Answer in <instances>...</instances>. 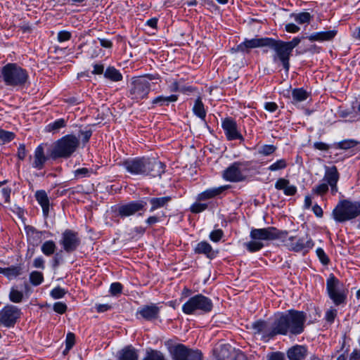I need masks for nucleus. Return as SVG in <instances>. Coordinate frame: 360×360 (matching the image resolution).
I'll return each instance as SVG.
<instances>
[{
  "instance_id": "f257e3e1",
  "label": "nucleus",
  "mask_w": 360,
  "mask_h": 360,
  "mask_svg": "<svg viewBox=\"0 0 360 360\" xmlns=\"http://www.w3.org/2000/svg\"><path fill=\"white\" fill-rule=\"evenodd\" d=\"M307 321L306 313L302 311L290 309L278 315L273 322L271 335H297L302 333Z\"/></svg>"
},
{
  "instance_id": "f03ea898",
  "label": "nucleus",
  "mask_w": 360,
  "mask_h": 360,
  "mask_svg": "<svg viewBox=\"0 0 360 360\" xmlns=\"http://www.w3.org/2000/svg\"><path fill=\"white\" fill-rule=\"evenodd\" d=\"M300 42L301 39L300 37H294L290 41L269 37L266 48L274 51L272 57L273 61L275 63L280 62L285 72H288L290 69V58L292 51Z\"/></svg>"
},
{
  "instance_id": "7ed1b4c3",
  "label": "nucleus",
  "mask_w": 360,
  "mask_h": 360,
  "mask_svg": "<svg viewBox=\"0 0 360 360\" xmlns=\"http://www.w3.org/2000/svg\"><path fill=\"white\" fill-rule=\"evenodd\" d=\"M0 77L5 85L12 88H20L25 86L29 79V75L16 63H8L0 71Z\"/></svg>"
},
{
  "instance_id": "20e7f679",
  "label": "nucleus",
  "mask_w": 360,
  "mask_h": 360,
  "mask_svg": "<svg viewBox=\"0 0 360 360\" xmlns=\"http://www.w3.org/2000/svg\"><path fill=\"white\" fill-rule=\"evenodd\" d=\"M79 146V138L72 134L65 135L53 143L50 158L54 160L58 158L68 159L75 153Z\"/></svg>"
},
{
  "instance_id": "39448f33",
  "label": "nucleus",
  "mask_w": 360,
  "mask_h": 360,
  "mask_svg": "<svg viewBox=\"0 0 360 360\" xmlns=\"http://www.w3.org/2000/svg\"><path fill=\"white\" fill-rule=\"evenodd\" d=\"M158 79L156 75H148L133 78L129 86L128 97L139 102L148 98L150 91V80Z\"/></svg>"
},
{
  "instance_id": "423d86ee",
  "label": "nucleus",
  "mask_w": 360,
  "mask_h": 360,
  "mask_svg": "<svg viewBox=\"0 0 360 360\" xmlns=\"http://www.w3.org/2000/svg\"><path fill=\"white\" fill-rule=\"evenodd\" d=\"M360 215V201L340 200L333 210V216L337 222H345Z\"/></svg>"
},
{
  "instance_id": "0eeeda50",
  "label": "nucleus",
  "mask_w": 360,
  "mask_h": 360,
  "mask_svg": "<svg viewBox=\"0 0 360 360\" xmlns=\"http://www.w3.org/2000/svg\"><path fill=\"white\" fill-rule=\"evenodd\" d=\"M326 292L335 306L346 304L348 290L333 274L326 280Z\"/></svg>"
},
{
  "instance_id": "6e6552de",
  "label": "nucleus",
  "mask_w": 360,
  "mask_h": 360,
  "mask_svg": "<svg viewBox=\"0 0 360 360\" xmlns=\"http://www.w3.org/2000/svg\"><path fill=\"white\" fill-rule=\"evenodd\" d=\"M213 308V303L211 299L202 295L198 294L190 297L182 306V311L186 314H193L196 311L202 314L210 312Z\"/></svg>"
},
{
  "instance_id": "1a4fd4ad",
  "label": "nucleus",
  "mask_w": 360,
  "mask_h": 360,
  "mask_svg": "<svg viewBox=\"0 0 360 360\" xmlns=\"http://www.w3.org/2000/svg\"><path fill=\"white\" fill-rule=\"evenodd\" d=\"M147 202L144 199L133 200L117 205L116 212L121 218H126L134 214L142 216L146 210Z\"/></svg>"
},
{
  "instance_id": "9d476101",
  "label": "nucleus",
  "mask_w": 360,
  "mask_h": 360,
  "mask_svg": "<svg viewBox=\"0 0 360 360\" xmlns=\"http://www.w3.org/2000/svg\"><path fill=\"white\" fill-rule=\"evenodd\" d=\"M288 234L287 231H281L274 226H269L262 229H252L250 233L252 240H274L279 238H284Z\"/></svg>"
},
{
  "instance_id": "9b49d317",
  "label": "nucleus",
  "mask_w": 360,
  "mask_h": 360,
  "mask_svg": "<svg viewBox=\"0 0 360 360\" xmlns=\"http://www.w3.org/2000/svg\"><path fill=\"white\" fill-rule=\"evenodd\" d=\"M170 352L173 360H202L199 350L191 349L182 344L174 345Z\"/></svg>"
},
{
  "instance_id": "f8f14e48",
  "label": "nucleus",
  "mask_w": 360,
  "mask_h": 360,
  "mask_svg": "<svg viewBox=\"0 0 360 360\" xmlns=\"http://www.w3.org/2000/svg\"><path fill=\"white\" fill-rule=\"evenodd\" d=\"M248 165L241 162H235L223 172V178L230 182H240L245 179L244 172Z\"/></svg>"
},
{
  "instance_id": "ddd939ff",
  "label": "nucleus",
  "mask_w": 360,
  "mask_h": 360,
  "mask_svg": "<svg viewBox=\"0 0 360 360\" xmlns=\"http://www.w3.org/2000/svg\"><path fill=\"white\" fill-rule=\"evenodd\" d=\"M21 314V310L18 307L7 304L0 311V323L6 328H12L20 318Z\"/></svg>"
},
{
  "instance_id": "4468645a",
  "label": "nucleus",
  "mask_w": 360,
  "mask_h": 360,
  "mask_svg": "<svg viewBox=\"0 0 360 360\" xmlns=\"http://www.w3.org/2000/svg\"><path fill=\"white\" fill-rule=\"evenodd\" d=\"M285 243L290 250L297 252H308L314 245L313 240L307 234L302 237L290 236Z\"/></svg>"
},
{
  "instance_id": "2eb2a0df",
  "label": "nucleus",
  "mask_w": 360,
  "mask_h": 360,
  "mask_svg": "<svg viewBox=\"0 0 360 360\" xmlns=\"http://www.w3.org/2000/svg\"><path fill=\"white\" fill-rule=\"evenodd\" d=\"M81 243L78 233L72 230L66 229L62 233L59 241L65 252L71 253L75 251Z\"/></svg>"
},
{
  "instance_id": "dca6fc26",
  "label": "nucleus",
  "mask_w": 360,
  "mask_h": 360,
  "mask_svg": "<svg viewBox=\"0 0 360 360\" xmlns=\"http://www.w3.org/2000/svg\"><path fill=\"white\" fill-rule=\"evenodd\" d=\"M143 176L150 177H161L165 172V165L156 158L145 157Z\"/></svg>"
},
{
  "instance_id": "f3484780",
  "label": "nucleus",
  "mask_w": 360,
  "mask_h": 360,
  "mask_svg": "<svg viewBox=\"0 0 360 360\" xmlns=\"http://www.w3.org/2000/svg\"><path fill=\"white\" fill-rule=\"evenodd\" d=\"M269 37H261L253 39H245L236 48L235 51L241 53H249L250 49L256 48H266Z\"/></svg>"
},
{
  "instance_id": "a211bd4d",
  "label": "nucleus",
  "mask_w": 360,
  "mask_h": 360,
  "mask_svg": "<svg viewBox=\"0 0 360 360\" xmlns=\"http://www.w3.org/2000/svg\"><path fill=\"white\" fill-rule=\"evenodd\" d=\"M221 127L229 141L243 140V137L238 129L236 120L232 117H226L221 120Z\"/></svg>"
},
{
  "instance_id": "6ab92c4d",
  "label": "nucleus",
  "mask_w": 360,
  "mask_h": 360,
  "mask_svg": "<svg viewBox=\"0 0 360 360\" xmlns=\"http://www.w3.org/2000/svg\"><path fill=\"white\" fill-rule=\"evenodd\" d=\"M49 158L50 155L45 154L44 144L41 143L35 148L33 155L30 157V161L32 168L41 170Z\"/></svg>"
},
{
  "instance_id": "aec40b11",
  "label": "nucleus",
  "mask_w": 360,
  "mask_h": 360,
  "mask_svg": "<svg viewBox=\"0 0 360 360\" xmlns=\"http://www.w3.org/2000/svg\"><path fill=\"white\" fill-rule=\"evenodd\" d=\"M160 308L155 304H146L140 307L136 311V317L148 321L156 320L160 316Z\"/></svg>"
},
{
  "instance_id": "412c9836",
  "label": "nucleus",
  "mask_w": 360,
  "mask_h": 360,
  "mask_svg": "<svg viewBox=\"0 0 360 360\" xmlns=\"http://www.w3.org/2000/svg\"><path fill=\"white\" fill-rule=\"evenodd\" d=\"M144 158L145 157L129 158L124 160L122 165L131 174L143 176Z\"/></svg>"
},
{
  "instance_id": "4be33fe9",
  "label": "nucleus",
  "mask_w": 360,
  "mask_h": 360,
  "mask_svg": "<svg viewBox=\"0 0 360 360\" xmlns=\"http://www.w3.org/2000/svg\"><path fill=\"white\" fill-rule=\"evenodd\" d=\"M339 179L340 174L335 166L326 167L323 181L330 186L331 193L333 195H335L338 192L337 184Z\"/></svg>"
},
{
  "instance_id": "5701e85b",
  "label": "nucleus",
  "mask_w": 360,
  "mask_h": 360,
  "mask_svg": "<svg viewBox=\"0 0 360 360\" xmlns=\"http://www.w3.org/2000/svg\"><path fill=\"white\" fill-rule=\"evenodd\" d=\"M275 188L278 191H283L284 195L292 196L296 194L297 188L295 185H292L290 181L285 178H279L275 183Z\"/></svg>"
},
{
  "instance_id": "b1692460",
  "label": "nucleus",
  "mask_w": 360,
  "mask_h": 360,
  "mask_svg": "<svg viewBox=\"0 0 360 360\" xmlns=\"http://www.w3.org/2000/svg\"><path fill=\"white\" fill-rule=\"evenodd\" d=\"M307 355V348L304 345H296L287 351L289 360H304Z\"/></svg>"
},
{
  "instance_id": "393cba45",
  "label": "nucleus",
  "mask_w": 360,
  "mask_h": 360,
  "mask_svg": "<svg viewBox=\"0 0 360 360\" xmlns=\"http://www.w3.org/2000/svg\"><path fill=\"white\" fill-rule=\"evenodd\" d=\"M35 198L42 208V212L45 217L49 216L50 201L46 192L44 190H39L35 193Z\"/></svg>"
},
{
  "instance_id": "a878e982",
  "label": "nucleus",
  "mask_w": 360,
  "mask_h": 360,
  "mask_svg": "<svg viewBox=\"0 0 360 360\" xmlns=\"http://www.w3.org/2000/svg\"><path fill=\"white\" fill-rule=\"evenodd\" d=\"M230 186L228 185L226 186H221L219 187H215V188H210L205 191L200 193L198 196V199L199 200H206L210 198H213L217 195H219L221 193H222L224 191L228 189Z\"/></svg>"
},
{
  "instance_id": "bb28decb",
  "label": "nucleus",
  "mask_w": 360,
  "mask_h": 360,
  "mask_svg": "<svg viewBox=\"0 0 360 360\" xmlns=\"http://www.w3.org/2000/svg\"><path fill=\"white\" fill-rule=\"evenodd\" d=\"M194 252L198 255H205L210 259H213L216 256V253L213 250L211 245L207 241L198 243L194 248Z\"/></svg>"
},
{
  "instance_id": "cd10ccee",
  "label": "nucleus",
  "mask_w": 360,
  "mask_h": 360,
  "mask_svg": "<svg viewBox=\"0 0 360 360\" xmlns=\"http://www.w3.org/2000/svg\"><path fill=\"white\" fill-rule=\"evenodd\" d=\"M252 328L254 330L255 333H263L265 336L273 338L275 335H270L273 330V324L271 328H269L267 323L263 320L257 321L252 324Z\"/></svg>"
},
{
  "instance_id": "c85d7f7f",
  "label": "nucleus",
  "mask_w": 360,
  "mask_h": 360,
  "mask_svg": "<svg viewBox=\"0 0 360 360\" xmlns=\"http://www.w3.org/2000/svg\"><path fill=\"white\" fill-rule=\"evenodd\" d=\"M172 200L171 196L155 197L148 199L150 204V212H153L158 209L166 207Z\"/></svg>"
},
{
  "instance_id": "c756f323",
  "label": "nucleus",
  "mask_w": 360,
  "mask_h": 360,
  "mask_svg": "<svg viewBox=\"0 0 360 360\" xmlns=\"http://www.w3.org/2000/svg\"><path fill=\"white\" fill-rule=\"evenodd\" d=\"M337 34L335 30L312 33L308 39L311 41H323L333 39Z\"/></svg>"
},
{
  "instance_id": "7c9ffc66",
  "label": "nucleus",
  "mask_w": 360,
  "mask_h": 360,
  "mask_svg": "<svg viewBox=\"0 0 360 360\" xmlns=\"http://www.w3.org/2000/svg\"><path fill=\"white\" fill-rule=\"evenodd\" d=\"M118 360H139L137 350L132 346L125 347L120 352Z\"/></svg>"
},
{
  "instance_id": "2f4dec72",
  "label": "nucleus",
  "mask_w": 360,
  "mask_h": 360,
  "mask_svg": "<svg viewBox=\"0 0 360 360\" xmlns=\"http://www.w3.org/2000/svg\"><path fill=\"white\" fill-rule=\"evenodd\" d=\"M177 100H178L177 95H171L169 96H158L152 100L151 108H154L157 105H158V106L169 105V104L170 103L175 102Z\"/></svg>"
},
{
  "instance_id": "473e14b6",
  "label": "nucleus",
  "mask_w": 360,
  "mask_h": 360,
  "mask_svg": "<svg viewBox=\"0 0 360 360\" xmlns=\"http://www.w3.org/2000/svg\"><path fill=\"white\" fill-rule=\"evenodd\" d=\"M104 77L113 82H120L123 79V76L120 70L114 66H108L104 72Z\"/></svg>"
},
{
  "instance_id": "72a5a7b5",
  "label": "nucleus",
  "mask_w": 360,
  "mask_h": 360,
  "mask_svg": "<svg viewBox=\"0 0 360 360\" xmlns=\"http://www.w3.org/2000/svg\"><path fill=\"white\" fill-rule=\"evenodd\" d=\"M193 112L195 115L205 122L206 110H205L204 104L200 97H198L195 100L193 107Z\"/></svg>"
},
{
  "instance_id": "f704fd0d",
  "label": "nucleus",
  "mask_w": 360,
  "mask_h": 360,
  "mask_svg": "<svg viewBox=\"0 0 360 360\" xmlns=\"http://www.w3.org/2000/svg\"><path fill=\"white\" fill-rule=\"evenodd\" d=\"M309 93L303 88H296L292 91V98L293 103L302 102L307 99Z\"/></svg>"
},
{
  "instance_id": "c9c22d12",
  "label": "nucleus",
  "mask_w": 360,
  "mask_h": 360,
  "mask_svg": "<svg viewBox=\"0 0 360 360\" xmlns=\"http://www.w3.org/2000/svg\"><path fill=\"white\" fill-rule=\"evenodd\" d=\"M8 297L10 301L13 303H20L23 300L24 293L18 290V286H13L11 288Z\"/></svg>"
},
{
  "instance_id": "e433bc0d",
  "label": "nucleus",
  "mask_w": 360,
  "mask_h": 360,
  "mask_svg": "<svg viewBox=\"0 0 360 360\" xmlns=\"http://www.w3.org/2000/svg\"><path fill=\"white\" fill-rule=\"evenodd\" d=\"M338 113L340 117L349 118V120L351 122L360 120V115L357 112V106L356 107V112H353L349 109H345L339 110Z\"/></svg>"
},
{
  "instance_id": "4c0bfd02",
  "label": "nucleus",
  "mask_w": 360,
  "mask_h": 360,
  "mask_svg": "<svg viewBox=\"0 0 360 360\" xmlns=\"http://www.w3.org/2000/svg\"><path fill=\"white\" fill-rule=\"evenodd\" d=\"M56 250V245L55 242L51 240L45 241L41 247V250L43 254L48 257L52 255Z\"/></svg>"
},
{
  "instance_id": "58836bf2",
  "label": "nucleus",
  "mask_w": 360,
  "mask_h": 360,
  "mask_svg": "<svg viewBox=\"0 0 360 360\" xmlns=\"http://www.w3.org/2000/svg\"><path fill=\"white\" fill-rule=\"evenodd\" d=\"M291 16L293 17L295 21L298 24H304L309 22L311 15L308 12H301L299 13H292Z\"/></svg>"
},
{
  "instance_id": "ea45409f",
  "label": "nucleus",
  "mask_w": 360,
  "mask_h": 360,
  "mask_svg": "<svg viewBox=\"0 0 360 360\" xmlns=\"http://www.w3.org/2000/svg\"><path fill=\"white\" fill-rule=\"evenodd\" d=\"M244 245L250 252H257L264 246V243L258 240H252L245 243Z\"/></svg>"
},
{
  "instance_id": "a19ab883",
  "label": "nucleus",
  "mask_w": 360,
  "mask_h": 360,
  "mask_svg": "<svg viewBox=\"0 0 360 360\" xmlns=\"http://www.w3.org/2000/svg\"><path fill=\"white\" fill-rule=\"evenodd\" d=\"M22 273V268L20 266H11L5 268V276L8 279H13Z\"/></svg>"
},
{
  "instance_id": "79ce46f5",
  "label": "nucleus",
  "mask_w": 360,
  "mask_h": 360,
  "mask_svg": "<svg viewBox=\"0 0 360 360\" xmlns=\"http://www.w3.org/2000/svg\"><path fill=\"white\" fill-rule=\"evenodd\" d=\"M15 137L13 132L0 129V144H5L13 141Z\"/></svg>"
},
{
  "instance_id": "37998d69",
  "label": "nucleus",
  "mask_w": 360,
  "mask_h": 360,
  "mask_svg": "<svg viewBox=\"0 0 360 360\" xmlns=\"http://www.w3.org/2000/svg\"><path fill=\"white\" fill-rule=\"evenodd\" d=\"M30 281L34 285L37 286L44 281V276L41 272L34 271L30 274Z\"/></svg>"
},
{
  "instance_id": "c03bdc74",
  "label": "nucleus",
  "mask_w": 360,
  "mask_h": 360,
  "mask_svg": "<svg viewBox=\"0 0 360 360\" xmlns=\"http://www.w3.org/2000/svg\"><path fill=\"white\" fill-rule=\"evenodd\" d=\"M358 144V141L354 139H345L337 143L336 148L347 150L355 147Z\"/></svg>"
},
{
  "instance_id": "a18cd8bd",
  "label": "nucleus",
  "mask_w": 360,
  "mask_h": 360,
  "mask_svg": "<svg viewBox=\"0 0 360 360\" xmlns=\"http://www.w3.org/2000/svg\"><path fill=\"white\" fill-rule=\"evenodd\" d=\"M288 163L286 160L285 159H280L276 160L274 163L271 164L269 167L268 169L271 172H276L278 170L284 169L287 167Z\"/></svg>"
},
{
  "instance_id": "49530a36",
  "label": "nucleus",
  "mask_w": 360,
  "mask_h": 360,
  "mask_svg": "<svg viewBox=\"0 0 360 360\" xmlns=\"http://www.w3.org/2000/svg\"><path fill=\"white\" fill-rule=\"evenodd\" d=\"M25 229L27 236L30 238H37V240H39L41 239V237L42 236L41 231H37L34 227L32 226H25Z\"/></svg>"
},
{
  "instance_id": "de8ad7c7",
  "label": "nucleus",
  "mask_w": 360,
  "mask_h": 360,
  "mask_svg": "<svg viewBox=\"0 0 360 360\" xmlns=\"http://www.w3.org/2000/svg\"><path fill=\"white\" fill-rule=\"evenodd\" d=\"M143 360H165V359L160 352L151 350L146 353V355Z\"/></svg>"
},
{
  "instance_id": "09e8293b",
  "label": "nucleus",
  "mask_w": 360,
  "mask_h": 360,
  "mask_svg": "<svg viewBox=\"0 0 360 360\" xmlns=\"http://www.w3.org/2000/svg\"><path fill=\"white\" fill-rule=\"evenodd\" d=\"M276 149L277 148L274 145H263L259 148L258 153L260 155L268 156L273 154Z\"/></svg>"
},
{
  "instance_id": "8fccbe9b",
  "label": "nucleus",
  "mask_w": 360,
  "mask_h": 360,
  "mask_svg": "<svg viewBox=\"0 0 360 360\" xmlns=\"http://www.w3.org/2000/svg\"><path fill=\"white\" fill-rule=\"evenodd\" d=\"M65 120L63 118L58 119L52 123H50L47 127L49 131L58 130L65 126Z\"/></svg>"
},
{
  "instance_id": "3c124183",
  "label": "nucleus",
  "mask_w": 360,
  "mask_h": 360,
  "mask_svg": "<svg viewBox=\"0 0 360 360\" xmlns=\"http://www.w3.org/2000/svg\"><path fill=\"white\" fill-rule=\"evenodd\" d=\"M328 186H330L327 183L323 182L321 183L315 187L313 188L312 192L317 195H323L327 193L328 191Z\"/></svg>"
},
{
  "instance_id": "603ef678",
  "label": "nucleus",
  "mask_w": 360,
  "mask_h": 360,
  "mask_svg": "<svg viewBox=\"0 0 360 360\" xmlns=\"http://www.w3.org/2000/svg\"><path fill=\"white\" fill-rule=\"evenodd\" d=\"M66 292L67 291L65 289L56 287L51 291L50 295L53 299H60L63 297Z\"/></svg>"
},
{
  "instance_id": "864d4df0",
  "label": "nucleus",
  "mask_w": 360,
  "mask_h": 360,
  "mask_svg": "<svg viewBox=\"0 0 360 360\" xmlns=\"http://www.w3.org/2000/svg\"><path fill=\"white\" fill-rule=\"evenodd\" d=\"M207 208V205L205 203L195 202L191 206V212L193 213H200L203 212Z\"/></svg>"
},
{
  "instance_id": "5fc2aeb1",
  "label": "nucleus",
  "mask_w": 360,
  "mask_h": 360,
  "mask_svg": "<svg viewBox=\"0 0 360 360\" xmlns=\"http://www.w3.org/2000/svg\"><path fill=\"white\" fill-rule=\"evenodd\" d=\"M337 314H338L337 309H335L333 307H330L329 309H328L326 311L325 319L328 322L332 323L334 322L335 319L337 316Z\"/></svg>"
},
{
  "instance_id": "6e6d98bb",
  "label": "nucleus",
  "mask_w": 360,
  "mask_h": 360,
  "mask_svg": "<svg viewBox=\"0 0 360 360\" xmlns=\"http://www.w3.org/2000/svg\"><path fill=\"white\" fill-rule=\"evenodd\" d=\"M75 343V335L73 333H68L65 340V349L69 351L74 346Z\"/></svg>"
},
{
  "instance_id": "4d7b16f0",
  "label": "nucleus",
  "mask_w": 360,
  "mask_h": 360,
  "mask_svg": "<svg viewBox=\"0 0 360 360\" xmlns=\"http://www.w3.org/2000/svg\"><path fill=\"white\" fill-rule=\"evenodd\" d=\"M122 291V285L120 283L115 282L110 285V292L112 295H117Z\"/></svg>"
},
{
  "instance_id": "13d9d810",
  "label": "nucleus",
  "mask_w": 360,
  "mask_h": 360,
  "mask_svg": "<svg viewBox=\"0 0 360 360\" xmlns=\"http://www.w3.org/2000/svg\"><path fill=\"white\" fill-rule=\"evenodd\" d=\"M224 236V232L221 229H217L212 231L210 233V238L213 242H219Z\"/></svg>"
},
{
  "instance_id": "bf43d9fd",
  "label": "nucleus",
  "mask_w": 360,
  "mask_h": 360,
  "mask_svg": "<svg viewBox=\"0 0 360 360\" xmlns=\"http://www.w3.org/2000/svg\"><path fill=\"white\" fill-rule=\"evenodd\" d=\"M53 308L56 313L63 314L66 311L68 307L64 302H57L54 303Z\"/></svg>"
},
{
  "instance_id": "052dcab7",
  "label": "nucleus",
  "mask_w": 360,
  "mask_h": 360,
  "mask_svg": "<svg viewBox=\"0 0 360 360\" xmlns=\"http://www.w3.org/2000/svg\"><path fill=\"white\" fill-rule=\"evenodd\" d=\"M71 37H72L71 32L66 31V30H62L58 33L57 38H58V41L59 42H64V41L70 40Z\"/></svg>"
},
{
  "instance_id": "680f3d73",
  "label": "nucleus",
  "mask_w": 360,
  "mask_h": 360,
  "mask_svg": "<svg viewBox=\"0 0 360 360\" xmlns=\"http://www.w3.org/2000/svg\"><path fill=\"white\" fill-rule=\"evenodd\" d=\"M316 252L322 264H328L329 258L328 257V256L326 255V254L325 253L324 250L322 248H317Z\"/></svg>"
},
{
  "instance_id": "e2e57ef3",
  "label": "nucleus",
  "mask_w": 360,
  "mask_h": 360,
  "mask_svg": "<svg viewBox=\"0 0 360 360\" xmlns=\"http://www.w3.org/2000/svg\"><path fill=\"white\" fill-rule=\"evenodd\" d=\"M90 174V170L85 167L79 168L75 171V176L77 178H84L89 176Z\"/></svg>"
},
{
  "instance_id": "0e129e2a",
  "label": "nucleus",
  "mask_w": 360,
  "mask_h": 360,
  "mask_svg": "<svg viewBox=\"0 0 360 360\" xmlns=\"http://www.w3.org/2000/svg\"><path fill=\"white\" fill-rule=\"evenodd\" d=\"M17 156L19 160H24L27 156V150L25 144H20L18 148Z\"/></svg>"
},
{
  "instance_id": "69168bd1",
  "label": "nucleus",
  "mask_w": 360,
  "mask_h": 360,
  "mask_svg": "<svg viewBox=\"0 0 360 360\" xmlns=\"http://www.w3.org/2000/svg\"><path fill=\"white\" fill-rule=\"evenodd\" d=\"M79 133L82 135V140L84 143H87L92 135V131L90 129L86 130H80Z\"/></svg>"
},
{
  "instance_id": "338daca9",
  "label": "nucleus",
  "mask_w": 360,
  "mask_h": 360,
  "mask_svg": "<svg viewBox=\"0 0 360 360\" xmlns=\"http://www.w3.org/2000/svg\"><path fill=\"white\" fill-rule=\"evenodd\" d=\"M44 259H43L42 257H36L33 261V266L35 268L44 269Z\"/></svg>"
},
{
  "instance_id": "774afa93",
  "label": "nucleus",
  "mask_w": 360,
  "mask_h": 360,
  "mask_svg": "<svg viewBox=\"0 0 360 360\" xmlns=\"http://www.w3.org/2000/svg\"><path fill=\"white\" fill-rule=\"evenodd\" d=\"M264 107L269 112H274L278 109V105L274 102H266Z\"/></svg>"
}]
</instances>
